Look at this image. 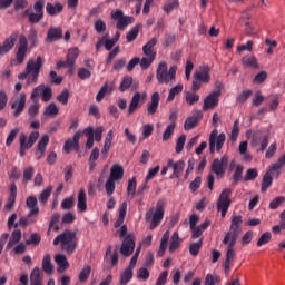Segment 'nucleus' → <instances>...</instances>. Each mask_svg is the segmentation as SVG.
<instances>
[{
    "instance_id": "nucleus-1",
    "label": "nucleus",
    "mask_w": 285,
    "mask_h": 285,
    "mask_svg": "<svg viewBox=\"0 0 285 285\" xmlns=\"http://www.w3.org/2000/svg\"><path fill=\"white\" fill-rule=\"evenodd\" d=\"M43 67V58L38 56L36 61L33 59H29L27 62V67L24 72L18 76V79H28L27 83H37L39 79V73L41 72V68Z\"/></svg>"
},
{
    "instance_id": "nucleus-2",
    "label": "nucleus",
    "mask_w": 285,
    "mask_h": 285,
    "mask_svg": "<svg viewBox=\"0 0 285 285\" xmlns=\"http://www.w3.org/2000/svg\"><path fill=\"white\" fill-rule=\"evenodd\" d=\"M121 179H124V167L119 164L112 165L109 178L105 184V190L108 197H111L112 193H115V181H121Z\"/></svg>"
},
{
    "instance_id": "nucleus-3",
    "label": "nucleus",
    "mask_w": 285,
    "mask_h": 285,
    "mask_svg": "<svg viewBox=\"0 0 285 285\" xmlns=\"http://www.w3.org/2000/svg\"><path fill=\"white\" fill-rule=\"evenodd\" d=\"M146 222H151L150 223V230H155L161 224V219H164V202L158 200L155 207H151L145 215Z\"/></svg>"
},
{
    "instance_id": "nucleus-4",
    "label": "nucleus",
    "mask_w": 285,
    "mask_h": 285,
    "mask_svg": "<svg viewBox=\"0 0 285 285\" xmlns=\"http://www.w3.org/2000/svg\"><path fill=\"white\" fill-rule=\"evenodd\" d=\"M177 75V66L170 67L168 71V65L166 62H160L157 67L156 79L158 83H170L175 80Z\"/></svg>"
},
{
    "instance_id": "nucleus-5",
    "label": "nucleus",
    "mask_w": 285,
    "mask_h": 285,
    "mask_svg": "<svg viewBox=\"0 0 285 285\" xmlns=\"http://www.w3.org/2000/svg\"><path fill=\"white\" fill-rule=\"evenodd\" d=\"M46 7V0H38L33 3V11L26 9L22 17H28L29 23L37 24L43 19V8Z\"/></svg>"
},
{
    "instance_id": "nucleus-6",
    "label": "nucleus",
    "mask_w": 285,
    "mask_h": 285,
    "mask_svg": "<svg viewBox=\"0 0 285 285\" xmlns=\"http://www.w3.org/2000/svg\"><path fill=\"white\" fill-rule=\"evenodd\" d=\"M127 210H128V203L124 202L119 208V216L114 223V228H119L117 230V234H118V237H120V239H125L129 235L128 226L124 225Z\"/></svg>"
},
{
    "instance_id": "nucleus-7",
    "label": "nucleus",
    "mask_w": 285,
    "mask_h": 285,
    "mask_svg": "<svg viewBox=\"0 0 285 285\" xmlns=\"http://www.w3.org/2000/svg\"><path fill=\"white\" fill-rule=\"evenodd\" d=\"M230 195H233V189L226 188L224 189L216 203V208L218 213H220V217L224 219L226 217V214L228 213V209L230 208V204H233V200H230Z\"/></svg>"
},
{
    "instance_id": "nucleus-8",
    "label": "nucleus",
    "mask_w": 285,
    "mask_h": 285,
    "mask_svg": "<svg viewBox=\"0 0 285 285\" xmlns=\"http://www.w3.org/2000/svg\"><path fill=\"white\" fill-rule=\"evenodd\" d=\"M224 144H226V134L219 131L217 129H214L209 135V153L210 155L215 154V150L217 153H222V148H224Z\"/></svg>"
},
{
    "instance_id": "nucleus-9",
    "label": "nucleus",
    "mask_w": 285,
    "mask_h": 285,
    "mask_svg": "<svg viewBox=\"0 0 285 285\" xmlns=\"http://www.w3.org/2000/svg\"><path fill=\"white\" fill-rule=\"evenodd\" d=\"M61 250L68 255H72L77 250V233L69 229L63 232Z\"/></svg>"
},
{
    "instance_id": "nucleus-10",
    "label": "nucleus",
    "mask_w": 285,
    "mask_h": 285,
    "mask_svg": "<svg viewBox=\"0 0 285 285\" xmlns=\"http://www.w3.org/2000/svg\"><path fill=\"white\" fill-rule=\"evenodd\" d=\"M37 139H39V131H32L29 135V138L24 132H20V157H26V150H30V148L37 144Z\"/></svg>"
},
{
    "instance_id": "nucleus-11",
    "label": "nucleus",
    "mask_w": 285,
    "mask_h": 285,
    "mask_svg": "<svg viewBox=\"0 0 285 285\" xmlns=\"http://www.w3.org/2000/svg\"><path fill=\"white\" fill-rule=\"evenodd\" d=\"M242 216H234L232 218V224L229 227V230L225 234L223 238V244H228L230 239H234L237 242L239 239V235L242 233V229H239V226H242Z\"/></svg>"
},
{
    "instance_id": "nucleus-12",
    "label": "nucleus",
    "mask_w": 285,
    "mask_h": 285,
    "mask_svg": "<svg viewBox=\"0 0 285 285\" xmlns=\"http://www.w3.org/2000/svg\"><path fill=\"white\" fill-rule=\"evenodd\" d=\"M77 57H79V48L73 47L68 50L66 61H58L57 68H69V75H75V63L77 61Z\"/></svg>"
},
{
    "instance_id": "nucleus-13",
    "label": "nucleus",
    "mask_w": 285,
    "mask_h": 285,
    "mask_svg": "<svg viewBox=\"0 0 285 285\" xmlns=\"http://www.w3.org/2000/svg\"><path fill=\"white\" fill-rule=\"evenodd\" d=\"M111 19L118 20L116 26L118 30H126V27L130 26V23H135V18L124 16V11L119 9L111 12Z\"/></svg>"
},
{
    "instance_id": "nucleus-14",
    "label": "nucleus",
    "mask_w": 285,
    "mask_h": 285,
    "mask_svg": "<svg viewBox=\"0 0 285 285\" xmlns=\"http://www.w3.org/2000/svg\"><path fill=\"white\" fill-rule=\"evenodd\" d=\"M236 244H237V240H234V239H229L227 244H224L225 246H227L226 257L224 262V269L226 275L230 273V264L235 262V256L237 255V253L235 252Z\"/></svg>"
},
{
    "instance_id": "nucleus-15",
    "label": "nucleus",
    "mask_w": 285,
    "mask_h": 285,
    "mask_svg": "<svg viewBox=\"0 0 285 285\" xmlns=\"http://www.w3.org/2000/svg\"><path fill=\"white\" fill-rule=\"evenodd\" d=\"M226 168H228V156L226 155H224L220 159L215 158L210 166L212 173H215L218 178L226 175Z\"/></svg>"
},
{
    "instance_id": "nucleus-16",
    "label": "nucleus",
    "mask_w": 285,
    "mask_h": 285,
    "mask_svg": "<svg viewBox=\"0 0 285 285\" xmlns=\"http://www.w3.org/2000/svg\"><path fill=\"white\" fill-rule=\"evenodd\" d=\"M38 97H42V101L48 104L52 99V88L46 87V85L36 87L31 92V101H35Z\"/></svg>"
},
{
    "instance_id": "nucleus-17",
    "label": "nucleus",
    "mask_w": 285,
    "mask_h": 285,
    "mask_svg": "<svg viewBox=\"0 0 285 285\" xmlns=\"http://www.w3.org/2000/svg\"><path fill=\"white\" fill-rule=\"evenodd\" d=\"M135 235L128 234L127 237L124 238L121 246H120V255L124 257H130L135 253Z\"/></svg>"
},
{
    "instance_id": "nucleus-18",
    "label": "nucleus",
    "mask_w": 285,
    "mask_h": 285,
    "mask_svg": "<svg viewBox=\"0 0 285 285\" xmlns=\"http://www.w3.org/2000/svg\"><path fill=\"white\" fill-rule=\"evenodd\" d=\"M20 45L16 53V63L21 66L26 61V56L28 55V38L24 35H21L19 38Z\"/></svg>"
},
{
    "instance_id": "nucleus-19",
    "label": "nucleus",
    "mask_w": 285,
    "mask_h": 285,
    "mask_svg": "<svg viewBox=\"0 0 285 285\" xmlns=\"http://www.w3.org/2000/svg\"><path fill=\"white\" fill-rule=\"evenodd\" d=\"M219 97H222V91H219V89L209 94L204 99L203 110L206 111L217 108V106L219 105Z\"/></svg>"
},
{
    "instance_id": "nucleus-20",
    "label": "nucleus",
    "mask_w": 285,
    "mask_h": 285,
    "mask_svg": "<svg viewBox=\"0 0 285 285\" xmlns=\"http://www.w3.org/2000/svg\"><path fill=\"white\" fill-rule=\"evenodd\" d=\"M204 119L202 110H195L191 116L187 117L184 124L185 130H193L199 126V121Z\"/></svg>"
},
{
    "instance_id": "nucleus-21",
    "label": "nucleus",
    "mask_w": 285,
    "mask_h": 285,
    "mask_svg": "<svg viewBox=\"0 0 285 285\" xmlns=\"http://www.w3.org/2000/svg\"><path fill=\"white\" fill-rule=\"evenodd\" d=\"M186 167V163L184 160H178L175 163L173 159H168V168H173L174 174L170 176V179H179L181 177V173H184V168Z\"/></svg>"
},
{
    "instance_id": "nucleus-22",
    "label": "nucleus",
    "mask_w": 285,
    "mask_h": 285,
    "mask_svg": "<svg viewBox=\"0 0 285 285\" xmlns=\"http://www.w3.org/2000/svg\"><path fill=\"white\" fill-rule=\"evenodd\" d=\"M17 39H19V32L11 33L1 46V55H8V52L14 48Z\"/></svg>"
},
{
    "instance_id": "nucleus-23",
    "label": "nucleus",
    "mask_w": 285,
    "mask_h": 285,
    "mask_svg": "<svg viewBox=\"0 0 285 285\" xmlns=\"http://www.w3.org/2000/svg\"><path fill=\"white\" fill-rule=\"evenodd\" d=\"M79 139H81V131H77L72 139H68L66 142H65V146H63V149H65V153H70V150H76L77 153H79L80 150V147H79Z\"/></svg>"
},
{
    "instance_id": "nucleus-24",
    "label": "nucleus",
    "mask_w": 285,
    "mask_h": 285,
    "mask_svg": "<svg viewBox=\"0 0 285 285\" xmlns=\"http://www.w3.org/2000/svg\"><path fill=\"white\" fill-rule=\"evenodd\" d=\"M194 79H197L202 83L210 82V68L208 66H203L199 71L194 72Z\"/></svg>"
},
{
    "instance_id": "nucleus-25",
    "label": "nucleus",
    "mask_w": 285,
    "mask_h": 285,
    "mask_svg": "<svg viewBox=\"0 0 285 285\" xmlns=\"http://www.w3.org/2000/svg\"><path fill=\"white\" fill-rule=\"evenodd\" d=\"M26 108V94H21L19 98H17L12 105L11 109L14 110L13 117H19L23 112Z\"/></svg>"
},
{
    "instance_id": "nucleus-26",
    "label": "nucleus",
    "mask_w": 285,
    "mask_h": 285,
    "mask_svg": "<svg viewBox=\"0 0 285 285\" xmlns=\"http://www.w3.org/2000/svg\"><path fill=\"white\" fill-rule=\"evenodd\" d=\"M17 202V184H11L10 195L8 197V203L4 205V210L7 213H12L14 210V203Z\"/></svg>"
},
{
    "instance_id": "nucleus-27",
    "label": "nucleus",
    "mask_w": 285,
    "mask_h": 285,
    "mask_svg": "<svg viewBox=\"0 0 285 285\" xmlns=\"http://www.w3.org/2000/svg\"><path fill=\"white\" fill-rule=\"evenodd\" d=\"M59 39H63V31L61 28L51 27L47 32V41L48 43H52V41H59Z\"/></svg>"
},
{
    "instance_id": "nucleus-28",
    "label": "nucleus",
    "mask_w": 285,
    "mask_h": 285,
    "mask_svg": "<svg viewBox=\"0 0 285 285\" xmlns=\"http://www.w3.org/2000/svg\"><path fill=\"white\" fill-rule=\"evenodd\" d=\"M240 63L244 68H252L253 70H258L259 68V62L255 56H244L240 59Z\"/></svg>"
},
{
    "instance_id": "nucleus-29",
    "label": "nucleus",
    "mask_w": 285,
    "mask_h": 285,
    "mask_svg": "<svg viewBox=\"0 0 285 285\" xmlns=\"http://www.w3.org/2000/svg\"><path fill=\"white\" fill-rule=\"evenodd\" d=\"M55 262L59 266L58 273H63L70 268V264L68 263V258L63 254H57L55 256Z\"/></svg>"
},
{
    "instance_id": "nucleus-30",
    "label": "nucleus",
    "mask_w": 285,
    "mask_h": 285,
    "mask_svg": "<svg viewBox=\"0 0 285 285\" xmlns=\"http://www.w3.org/2000/svg\"><path fill=\"white\" fill-rule=\"evenodd\" d=\"M159 91H155L153 95H151V100L150 102L148 104V107H147V112L149 115H155V112H157V109L159 108Z\"/></svg>"
},
{
    "instance_id": "nucleus-31",
    "label": "nucleus",
    "mask_w": 285,
    "mask_h": 285,
    "mask_svg": "<svg viewBox=\"0 0 285 285\" xmlns=\"http://www.w3.org/2000/svg\"><path fill=\"white\" fill-rule=\"evenodd\" d=\"M27 208L30 209L28 217H37V215H39V207L37 206V197L31 196L27 198Z\"/></svg>"
},
{
    "instance_id": "nucleus-32",
    "label": "nucleus",
    "mask_w": 285,
    "mask_h": 285,
    "mask_svg": "<svg viewBox=\"0 0 285 285\" xmlns=\"http://www.w3.org/2000/svg\"><path fill=\"white\" fill-rule=\"evenodd\" d=\"M273 171L274 170L269 169L263 176L261 193H266L268 190V188H271V186H273Z\"/></svg>"
},
{
    "instance_id": "nucleus-33",
    "label": "nucleus",
    "mask_w": 285,
    "mask_h": 285,
    "mask_svg": "<svg viewBox=\"0 0 285 285\" xmlns=\"http://www.w3.org/2000/svg\"><path fill=\"white\" fill-rule=\"evenodd\" d=\"M46 10L50 17H56V14H60V12H63V4H61V2H56L55 4L48 2L46 6Z\"/></svg>"
},
{
    "instance_id": "nucleus-34",
    "label": "nucleus",
    "mask_w": 285,
    "mask_h": 285,
    "mask_svg": "<svg viewBox=\"0 0 285 285\" xmlns=\"http://www.w3.org/2000/svg\"><path fill=\"white\" fill-rule=\"evenodd\" d=\"M110 148H112V130H109L105 138L104 148L101 149V155L104 159L108 158V153H110Z\"/></svg>"
},
{
    "instance_id": "nucleus-35",
    "label": "nucleus",
    "mask_w": 285,
    "mask_h": 285,
    "mask_svg": "<svg viewBox=\"0 0 285 285\" xmlns=\"http://www.w3.org/2000/svg\"><path fill=\"white\" fill-rule=\"evenodd\" d=\"M42 271L47 275H52V273H55V267L52 266V257L50 254L45 255L42 258Z\"/></svg>"
},
{
    "instance_id": "nucleus-36",
    "label": "nucleus",
    "mask_w": 285,
    "mask_h": 285,
    "mask_svg": "<svg viewBox=\"0 0 285 285\" xmlns=\"http://www.w3.org/2000/svg\"><path fill=\"white\" fill-rule=\"evenodd\" d=\"M77 208L80 213H86V210H88V203H87V198H86V190L80 189L79 194H78V204H77Z\"/></svg>"
},
{
    "instance_id": "nucleus-37",
    "label": "nucleus",
    "mask_w": 285,
    "mask_h": 285,
    "mask_svg": "<svg viewBox=\"0 0 285 285\" xmlns=\"http://www.w3.org/2000/svg\"><path fill=\"white\" fill-rule=\"evenodd\" d=\"M19 242H21V229H16L12 232L11 237L7 244V250H10V248H12V246L16 244H19Z\"/></svg>"
},
{
    "instance_id": "nucleus-38",
    "label": "nucleus",
    "mask_w": 285,
    "mask_h": 285,
    "mask_svg": "<svg viewBox=\"0 0 285 285\" xmlns=\"http://www.w3.org/2000/svg\"><path fill=\"white\" fill-rule=\"evenodd\" d=\"M48 144H50V136L43 135L38 142V151L40 153L41 157L46 155V148H48Z\"/></svg>"
},
{
    "instance_id": "nucleus-39",
    "label": "nucleus",
    "mask_w": 285,
    "mask_h": 285,
    "mask_svg": "<svg viewBox=\"0 0 285 285\" xmlns=\"http://www.w3.org/2000/svg\"><path fill=\"white\" fill-rule=\"evenodd\" d=\"M30 285H42L41 284V269L35 267L30 275Z\"/></svg>"
},
{
    "instance_id": "nucleus-40",
    "label": "nucleus",
    "mask_w": 285,
    "mask_h": 285,
    "mask_svg": "<svg viewBox=\"0 0 285 285\" xmlns=\"http://www.w3.org/2000/svg\"><path fill=\"white\" fill-rule=\"evenodd\" d=\"M204 245V239H199L196 243H191L189 245V254L191 257H197L199 255V250H202V246Z\"/></svg>"
},
{
    "instance_id": "nucleus-41",
    "label": "nucleus",
    "mask_w": 285,
    "mask_h": 285,
    "mask_svg": "<svg viewBox=\"0 0 285 285\" xmlns=\"http://www.w3.org/2000/svg\"><path fill=\"white\" fill-rule=\"evenodd\" d=\"M181 240L179 239V233L175 232L171 236V242L169 244V253H175L179 248Z\"/></svg>"
},
{
    "instance_id": "nucleus-42",
    "label": "nucleus",
    "mask_w": 285,
    "mask_h": 285,
    "mask_svg": "<svg viewBox=\"0 0 285 285\" xmlns=\"http://www.w3.org/2000/svg\"><path fill=\"white\" fill-rule=\"evenodd\" d=\"M222 282V278L217 274H207L204 281V285H216Z\"/></svg>"
},
{
    "instance_id": "nucleus-43",
    "label": "nucleus",
    "mask_w": 285,
    "mask_h": 285,
    "mask_svg": "<svg viewBox=\"0 0 285 285\" xmlns=\"http://www.w3.org/2000/svg\"><path fill=\"white\" fill-rule=\"evenodd\" d=\"M139 30H141V24H136L128 33L127 41L132 42L137 37H139Z\"/></svg>"
},
{
    "instance_id": "nucleus-44",
    "label": "nucleus",
    "mask_w": 285,
    "mask_h": 285,
    "mask_svg": "<svg viewBox=\"0 0 285 285\" xmlns=\"http://www.w3.org/2000/svg\"><path fill=\"white\" fill-rule=\"evenodd\" d=\"M244 175V166L243 165H237L236 170L233 175V181L235 185L239 184L242 181Z\"/></svg>"
},
{
    "instance_id": "nucleus-45",
    "label": "nucleus",
    "mask_w": 285,
    "mask_h": 285,
    "mask_svg": "<svg viewBox=\"0 0 285 285\" xmlns=\"http://www.w3.org/2000/svg\"><path fill=\"white\" fill-rule=\"evenodd\" d=\"M177 9H179V0H169V2L163 8L164 12H166L167 14H170L173 10Z\"/></svg>"
},
{
    "instance_id": "nucleus-46",
    "label": "nucleus",
    "mask_w": 285,
    "mask_h": 285,
    "mask_svg": "<svg viewBox=\"0 0 285 285\" xmlns=\"http://www.w3.org/2000/svg\"><path fill=\"white\" fill-rule=\"evenodd\" d=\"M32 101L33 104L28 108V114L31 119H35V117L39 115V100L35 98Z\"/></svg>"
},
{
    "instance_id": "nucleus-47",
    "label": "nucleus",
    "mask_w": 285,
    "mask_h": 285,
    "mask_svg": "<svg viewBox=\"0 0 285 285\" xmlns=\"http://www.w3.org/2000/svg\"><path fill=\"white\" fill-rule=\"evenodd\" d=\"M175 128H177V124H170L167 126V128L165 129L164 134H163V141H168V139H170L175 132Z\"/></svg>"
},
{
    "instance_id": "nucleus-48",
    "label": "nucleus",
    "mask_w": 285,
    "mask_h": 285,
    "mask_svg": "<svg viewBox=\"0 0 285 285\" xmlns=\"http://www.w3.org/2000/svg\"><path fill=\"white\" fill-rule=\"evenodd\" d=\"M239 137V119H236L234 121V126L230 132V141L232 144H235L237 141V138Z\"/></svg>"
},
{
    "instance_id": "nucleus-49",
    "label": "nucleus",
    "mask_w": 285,
    "mask_h": 285,
    "mask_svg": "<svg viewBox=\"0 0 285 285\" xmlns=\"http://www.w3.org/2000/svg\"><path fill=\"white\" fill-rule=\"evenodd\" d=\"M90 273H92V267L90 265L85 266L79 274V282H88V277H90Z\"/></svg>"
},
{
    "instance_id": "nucleus-50",
    "label": "nucleus",
    "mask_w": 285,
    "mask_h": 285,
    "mask_svg": "<svg viewBox=\"0 0 285 285\" xmlns=\"http://www.w3.org/2000/svg\"><path fill=\"white\" fill-rule=\"evenodd\" d=\"M50 195H52V186H48L45 190L41 191L39 200L41 204H48V199H50Z\"/></svg>"
},
{
    "instance_id": "nucleus-51",
    "label": "nucleus",
    "mask_w": 285,
    "mask_h": 285,
    "mask_svg": "<svg viewBox=\"0 0 285 285\" xmlns=\"http://www.w3.org/2000/svg\"><path fill=\"white\" fill-rule=\"evenodd\" d=\"M127 193L128 195H131V197H135V195H137V178L132 177L128 180Z\"/></svg>"
},
{
    "instance_id": "nucleus-52",
    "label": "nucleus",
    "mask_w": 285,
    "mask_h": 285,
    "mask_svg": "<svg viewBox=\"0 0 285 285\" xmlns=\"http://www.w3.org/2000/svg\"><path fill=\"white\" fill-rule=\"evenodd\" d=\"M131 86H132V76H126L119 86V90L120 92H126V90H128V88H130Z\"/></svg>"
},
{
    "instance_id": "nucleus-53",
    "label": "nucleus",
    "mask_w": 285,
    "mask_h": 285,
    "mask_svg": "<svg viewBox=\"0 0 285 285\" xmlns=\"http://www.w3.org/2000/svg\"><path fill=\"white\" fill-rule=\"evenodd\" d=\"M257 169L255 168H249L246 170L245 176L243 177V181H253L255 179H257Z\"/></svg>"
},
{
    "instance_id": "nucleus-54",
    "label": "nucleus",
    "mask_w": 285,
    "mask_h": 285,
    "mask_svg": "<svg viewBox=\"0 0 285 285\" xmlns=\"http://www.w3.org/2000/svg\"><path fill=\"white\" fill-rule=\"evenodd\" d=\"M43 115H49L50 117H57V115H59V108H57V105H55V102H51L46 107Z\"/></svg>"
},
{
    "instance_id": "nucleus-55",
    "label": "nucleus",
    "mask_w": 285,
    "mask_h": 285,
    "mask_svg": "<svg viewBox=\"0 0 285 285\" xmlns=\"http://www.w3.org/2000/svg\"><path fill=\"white\" fill-rule=\"evenodd\" d=\"M69 99H70V91L68 89L62 90V92L57 96V101L62 104V106H68Z\"/></svg>"
},
{
    "instance_id": "nucleus-56",
    "label": "nucleus",
    "mask_w": 285,
    "mask_h": 285,
    "mask_svg": "<svg viewBox=\"0 0 285 285\" xmlns=\"http://www.w3.org/2000/svg\"><path fill=\"white\" fill-rule=\"evenodd\" d=\"M250 95H253V90L247 89L242 91L238 97L236 98V101L238 104H246V101L250 98Z\"/></svg>"
},
{
    "instance_id": "nucleus-57",
    "label": "nucleus",
    "mask_w": 285,
    "mask_h": 285,
    "mask_svg": "<svg viewBox=\"0 0 285 285\" xmlns=\"http://www.w3.org/2000/svg\"><path fill=\"white\" fill-rule=\"evenodd\" d=\"M73 207H75V196L65 198L61 203L62 210H70Z\"/></svg>"
},
{
    "instance_id": "nucleus-58",
    "label": "nucleus",
    "mask_w": 285,
    "mask_h": 285,
    "mask_svg": "<svg viewBox=\"0 0 285 285\" xmlns=\"http://www.w3.org/2000/svg\"><path fill=\"white\" fill-rule=\"evenodd\" d=\"M132 279V269L126 268L121 275L120 285H127Z\"/></svg>"
},
{
    "instance_id": "nucleus-59",
    "label": "nucleus",
    "mask_w": 285,
    "mask_h": 285,
    "mask_svg": "<svg viewBox=\"0 0 285 285\" xmlns=\"http://www.w3.org/2000/svg\"><path fill=\"white\" fill-rule=\"evenodd\" d=\"M285 202V197L284 196H278L275 197L271 203H269V208L272 210H277V208H279V206H282V204H284Z\"/></svg>"
},
{
    "instance_id": "nucleus-60",
    "label": "nucleus",
    "mask_w": 285,
    "mask_h": 285,
    "mask_svg": "<svg viewBox=\"0 0 285 285\" xmlns=\"http://www.w3.org/2000/svg\"><path fill=\"white\" fill-rule=\"evenodd\" d=\"M181 90H184V86H181V85H177V86L173 87L169 90V95H168L167 100L168 101H174L175 100V96L179 95V92H181Z\"/></svg>"
},
{
    "instance_id": "nucleus-61",
    "label": "nucleus",
    "mask_w": 285,
    "mask_h": 285,
    "mask_svg": "<svg viewBox=\"0 0 285 285\" xmlns=\"http://www.w3.org/2000/svg\"><path fill=\"white\" fill-rule=\"evenodd\" d=\"M271 239H273V235L271 234V232H266L259 237V239L256 243V246H264L265 244H268Z\"/></svg>"
},
{
    "instance_id": "nucleus-62",
    "label": "nucleus",
    "mask_w": 285,
    "mask_h": 285,
    "mask_svg": "<svg viewBox=\"0 0 285 285\" xmlns=\"http://www.w3.org/2000/svg\"><path fill=\"white\" fill-rule=\"evenodd\" d=\"M185 100H186V104H188V106H194V104H197L199 101V95L187 92Z\"/></svg>"
},
{
    "instance_id": "nucleus-63",
    "label": "nucleus",
    "mask_w": 285,
    "mask_h": 285,
    "mask_svg": "<svg viewBox=\"0 0 285 285\" xmlns=\"http://www.w3.org/2000/svg\"><path fill=\"white\" fill-rule=\"evenodd\" d=\"M28 7V0H13V10L19 12V10H26Z\"/></svg>"
},
{
    "instance_id": "nucleus-64",
    "label": "nucleus",
    "mask_w": 285,
    "mask_h": 285,
    "mask_svg": "<svg viewBox=\"0 0 285 285\" xmlns=\"http://www.w3.org/2000/svg\"><path fill=\"white\" fill-rule=\"evenodd\" d=\"M184 146H186V135H181L176 142L177 155H179V153L184 151Z\"/></svg>"
}]
</instances>
